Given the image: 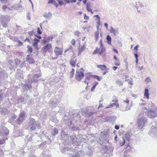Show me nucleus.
Segmentation results:
<instances>
[{
  "label": "nucleus",
  "instance_id": "obj_29",
  "mask_svg": "<svg viewBox=\"0 0 157 157\" xmlns=\"http://www.w3.org/2000/svg\"><path fill=\"white\" fill-rule=\"evenodd\" d=\"M58 102V101H55L54 99L52 101H50L49 102V104H51V105H50V106H55V105Z\"/></svg>",
  "mask_w": 157,
  "mask_h": 157
},
{
  "label": "nucleus",
  "instance_id": "obj_59",
  "mask_svg": "<svg viewBox=\"0 0 157 157\" xmlns=\"http://www.w3.org/2000/svg\"><path fill=\"white\" fill-rule=\"evenodd\" d=\"M74 72H73L72 71H70V78H72L73 77V75H74Z\"/></svg>",
  "mask_w": 157,
  "mask_h": 157
},
{
  "label": "nucleus",
  "instance_id": "obj_34",
  "mask_svg": "<svg viewBox=\"0 0 157 157\" xmlns=\"http://www.w3.org/2000/svg\"><path fill=\"white\" fill-rule=\"evenodd\" d=\"M99 33L98 31L95 32L94 33V37L96 41H97L98 39Z\"/></svg>",
  "mask_w": 157,
  "mask_h": 157
},
{
  "label": "nucleus",
  "instance_id": "obj_48",
  "mask_svg": "<svg viewBox=\"0 0 157 157\" xmlns=\"http://www.w3.org/2000/svg\"><path fill=\"white\" fill-rule=\"evenodd\" d=\"M1 112H3V113L5 114H6L8 113H9V111L8 110L6 109H2L1 111Z\"/></svg>",
  "mask_w": 157,
  "mask_h": 157
},
{
  "label": "nucleus",
  "instance_id": "obj_24",
  "mask_svg": "<svg viewBox=\"0 0 157 157\" xmlns=\"http://www.w3.org/2000/svg\"><path fill=\"white\" fill-rule=\"evenodd\" d=\"M27 100L28 99L26 98L21 97L18 99V102L23 103L24 104H25L26 103Z\"/></svg>",
  "mask_w": 157,
  "mask_h": 157
},
{
  "label": "nucleus",
  "instance_id": "obj_42",
  "mask_svg": "<svg viewBox=\"0 0 157 157\" xmlns=\"http://www.w3.org/2000/svg\"><path fill=\"white\" fill-rule=\"evenodd\" d=\"M91 77L97 79L98 81H100L101 80V78H100L99 77L98 75H92L90 76Z\"/></svg>",
  "mask_w": 157,
  "mask_h": 157
},
{
  "label": "nucleus",
  "instance_id": "obj_62",
  "mask_svg": "<svg viewBox=\"0 0 157 157\" xmlns=\"http://www.w3.org/2000/svg\"><path fill=\"white\" fill-rule=\"evenodd\" d=\"M57 0L59 3V4L60 6H62V5H63V3L62 1H59V0Z\"/></svg>",
  "mask_w": 157,
  "mask_h": 157
},
{
  "label": "nucleus",
  "instance_id": "obj_3",
  "mask_svg": "<svg viewBox=\"0 0 157 157\" xmlns=\"http://www.w3.org/2000/svg\"><path fill=\"white\" fill-rule=\"evenodd\" d=\"M148 117L151 118H153L157 116V107H153V109H148L147 113Z\"/></svg>",
  "mask_w": 157,
  "mask_h": 157
},
{
  "label": "nucleus",
  "instance_id": "obj_10",
  "mask_svg": "<svg viewBox=\"0 0 157 157\" xmlns=\"http://www.w3.org/2000/svg\"><path fill=\"white\" fill-rule=\"evenodd\" d=\"M8 67L11 70L16 67V65L14 61H13L11 60H9L8 62Z\"/></svg>",
  "mask_w": 157,
  "mask_h": 157
},
{
  "label": "nucleus",
  "instance_id": "obj_47",
  "mask_svg": "<svg viewBox=\"0 0 157 157\" xmlns=\"http://www.w3.org/2000/svg\"><path fill=\"white\" fill-rule=\"evenodd\" d=\"M27 47L28 49V52H29L30 53H32L33 51V49L29 45H28Z\"/></svg>",
  "mask_w": 157,
  "mask_h": 157
},
{
  "label": "nucleus",
  "instance_id": "obj_58",
  "mask_svg": "<svg viewBox=\"0 0 157 157\" xmlns=\"http://www.w3.org/2000/svg\"><path fill=\"white\" fill-rule=\"evenodd\" d=\"M37 33L39 34H41L42 33V32L40 30L39 27H38L37 29Z\"/></svg>",
  "mask_w": 157,
  "mask_h": 157
},
{
  "label": "nucleus",
  "instance_id": "obj_2",
  "mask_svg": "<svg viewBox=\"0 0 157 157\" xmlns=\"http://www.w3.org/2000/svg\"><path fill=\"white\" fill-rule=\"evenodd\" d=\"M29 126L31 130L34 131L36 129L40 128V124L33 118H31L29 123Z\"/></svg>",
  "mask_w": 157,
  "mask_h": 157
},
{
  "label": "nucleus",
  "instance_id": "obj_20",
  "mask_svg": "<svg viewBox=\"0 0 157 157\" xmlns=\"http://www.w3.org/2000/svg\"><path fill=\"white\" fill-rule=\"evenodd\" d=\"M7 77V74L5 71L0 72V78L5 79Z\"/></svg>",
  "mask_w": 157,
  "mask_h": 157
},
{
  "label": "nucleus",
  "instance_id": "obj_45",
  "mask_svg": "<svg viewBox=\"0 0 157 157\" xmlns=\"http://www.w3.org/2000/svg\"><path fill=\"white\" fill-rule=\"evenodd\" d=\"M91 77L97 79L98 81H100L101 80V78H100L99 77L98 75H92L90 76Z\"/></svg>",
  "mask_w": 157,
  "mask_h": 157
},
{
  "label": "nucleus",
  "instance_id": "obj_33",
  "mask_svg": "<svg viewBox=\"0 0 157 157\" xmlns=\"http://www.w3.org/2000/svg\"><path fill=\"white\" fill-rule=\"evenodd\" d=\"M106 40L107 43L109 44H111V38L109 35L107 36Z\"/></svg>",
  "mask_w": 157,
  "mask_h": 157
},
{
  "label": "nucleus",
  "instance_id": "obj_53",
  "mask_svg": "<svg viewBox=\"0 0 157 157\" xmlns=\"http://www.w3.org/2000/svg\"><path fill=\"white\" fill-rule=\"evenodd\" d=\"M25 62V61H21V63L20 64V65L19 66V67L21 68L22 67H23L24 64Z\"/></svg>",
  "mask_w": 157,
  "mask_h": 157
},
{
  "label": "nucleus",
  "instance_id": "obj_22",
  "mask_svg": "<svg viewBox=\"0 0 157 157\" xmlns=\"http://www.w3.org/2000/svg\"><path fill=\"white\" fill-rule=\"evenodd\" d=\"M76 62V59L74 58L71 59L70 61V63L72 67H75V63Z\"/></svg>",
  "mask_w": 157,
  "mask_h": 157
},
{
  "label": "nucleus",
  "instance_id": "obj_27",
  "mask_svg": "<svg viewBox=\"0 0 157 157\" xmlns=\"http://www.w3.org/2000/svg\"><path fill=\"white\" fill-rule=\"evenodd\" d=\"M97 67L98 68L100 69L101 70H105L108 68L105 65H97Z\"/></svg>",
  "mask_w": 157,
  "mask_h": 157
},
{
  "label": "nucleus",
  "instance_id": "obj_6",
  "mask_svg": "<svg viewBox=\"0 0 157 157\" xmlns=\"http://www.w3.org/2000/svg\"><path fill=\"white\" fill-rule=\"evenodd\" d=\"M84 77V74L83 71H76L75 75V78L78 81H80Z\"/></svg>",
  "mask_w": 157,
  "mask_h": 157
},
{
  "label": "nucleus",
  "instance_id": "obj_1",
  "mask_svg": "<svg viewBox=\"0 0 157 157\" xmlns=\"http://www.w3.org/2000/svg\"><path fill=\"white\" fill-rule=\"evenodd\" d=\"M34 71H35V72L37 71H38V72L36 74H32L29 76L28 81L29 82H37L38 81L37 78L41 77V74L38 68H36Z\"/></svg>",
  "mask_w": 157,
  "mask_h": 157
},
{
  "label": "nucleus",
  "instance_id": "obj_18",
  "mask_svg": "<svg viewBox=\"0 0 157 157\" xmlns=\"http://www.w3.org/2000/svg\"><path fill=\"white\" fill-rule=\"evenodd\" d=\"M43 16L48 20H49L52 17V14L50 12L47 13V12L44 13Z\"/></svg>",
  "mask_w": 157,
  "mask_h": 157
},
{
  "label": "nucleus",
  "instance_id": "obj_25",
  "mask_svg": "<svg viewBox=\"0 0 157 157\" xmlns=\"http://www.w3.org/2000/svg\"><path fill=\"white\" fill-rule=\"evenodd\" d=\"M149 90L147 89H145L144 90V96L147 99H148L149 98Z\"/></svg>",
  "mask_w": 157,
  "mask_h": 157
},
{
  "label": "nucleus",
  "instance_id": "obj_5",
  "mask_svg": "<svg viewBox=\"0 0 157 157\" xmlns=\"http://www.w3.org/2000/svg\"><path fill=\"white\" fill-rule=\"evenodd\" d=\"M25 113L24 111H21L19 114L17 120V124H20L25 120Z\"/></svg>",
  "mask_w": 157,
  "mask_h": 157
},
{
  "label": "nucleus",
  "instance_id": "obj_26",
  "mask_svg": "<svg viewBox=\"0 0 157 157\" xmlns=\"http://www.w3.org/2000/svg\"><path fill=\"white\" fill-rule=\"evenodd\" d=\"M70 138L73 143H75L76 142L77 138L75 135L71 136Z\"/></svg>",
  "mask_w": 157,
  "mask_h": 157
},
{
  "label": "nucleus",
  "instance_id": "obj_30",
  "mask_svg": "<svg viewBox=\"0 0 157 157\" xmlns=\"http://www.w3.org/2000/svg\"><path fill=\"white\" fill-rule=\"evenodd\" d=\"M14 61L16 65V67H19L21 63V61L17 59H14Z\"/></svg>",
  "mask_w": 157,
  "mask_h": 157
},
{
  "label": "nucleus",
  "instance_id": "obj_32",
  "mask_svg": "<svg viewBox=\"0 0 157 157\" xmlns=\"http://www.w3.org/2000/svg\"><path fill=\"white\" fill-rule=\"evenodd\" d=\"M115 83L119 86H122L123 85V82L119 79H117L115 82Z\"/></svg>",
  "mask_w": 157,
  "mask_h": 157
},
{
  "label": "nucleus",
  "instance_id": "obj_46",
  "mask_svg": "<svg viewBox=\"0 0 157 157\" xmlns=\"http://www.w3.org/2000/svg\"><path fill=\"white\" fill-rule=\"evenodd\" d=\"M113 34L115 36L119 34L118 29V28H117L115 29H114Z\"/></svg>",
  "mask_w": 157,
  "mask_h": 157
},
{
  "label": "nucleus",
  "instance_id": "obj_21",
  "mask_svg": "<svg viewBox=\"0 0 157 157\" xmlns=\"http://www.w3.org/2000/svg\"><path fill=\"white\" fill-rule=\"evenodd\" d=\"M93 150L91 147H88L87 150L86 151V154L89 156L93 154Z\"/></svg>",
  "mask_w": 157,
  "mask_h": 157
},
{
  "label": "nucleus",
  "instance_id": "obj_40",
  "mask_svg": "<svg viewBox=\"0 0 157 157\" xmlns=\"http://www.w3.org/2000/svg\"><path fill=\"white\" fill-rule=\"evenodd\" d=\"M132 106V103L129 106H126L124 109L122 111H127L128 110H129L131 109V107Z\"/></svg>",
  "mask_w": 157,
  "mask_h": 157
},
{
  "label": "nucleus",
  "instance_id": "obj_52",
  "mask_svg": "<svg viewBox=\"0 0 157 157\" xmlns=\"http://www.w3.org/2000/svg\"><path fill=\"white\" fill-rule=\"evenodd\" d=\"M99 51V49L98 48H96V49L93 52L92 54L93 55L96 54Z\"/></svg>",
  "mask_w": 157,
  "mask_h": 157
},
{
  "label": "nucleus",
  "instance_id": "obj_39",
  "mask_svg": "<svg viewBox=\"0 0 157 157\" xmlns=\"http://www.w3.org/2000/svg\"><path fill=\"white\" fill-rule=\"evenodd\" d=\"M100 47L101 48V51L99 53V55L101 56L102 53L105 52V48L103 46H101Z\"/></svg>",
  "mask_w": 157,
  "mask_h": 157
},
{
  "label": "nucleus",
  "instance_id": "obj_61",
  "mask_svg": "<svg viewBox=\"0 0 157 157\" xmlns=\"http://www.w3.org/2000/svg\"><path fill=\"white\" fill-rule=\"evenodd\" d=\"M30 13L29 12L27 15V18L29 20H31V18L30 17Z\"/></svg>",
  "mask_w": 157,
  "mask_h": 157
},
{
  "label": "nucleus",
  "instance_id": "obj_64",
  "mask_svg": "<svg viewBox=\"0 0 157 157\" xmlns=\"http://www.w3.org/2000/svg\"><path fill=\"white\" fill-rule=\"evenodd\" d=\"M114 29V28L113 27H111V28H110V33H113Z\"/></svg>",
  "mask_w": 157,
  "mask_h": 157
},
{
  "label": "nucleus",
  "instance_id": "obj_12",
  "mask_svg": "<svg viewBox=\"0 0 157 157\" xmlns=\"http://www.w3.org/2000/svg\"><path fill=\"white\" fill-rule=\"evenodd\" d=\"M26 61L30 64H33L35 62L34 59L32 58L30 55H28L26 57Z\"/></svg>",
  "mask_w": 157,
  "mask_h": 157
},
{
  "label": "nucleus",
  "instance_id": "obj_4",
  "mask_svg": "<svg viewBox=\"0 0 157 157\" xmlns=\"http://www.w3.org/2000/svg\"><path fill=\"white\" fill-rule=\"evenodd\" d=\"M147 122V118L144 117H141L138 121V127L142 129V128L145 126V124Z\"/></svg>",
  "mask_w": 157,
  "mask_h": 157
},
{
  "label": "nucleus",
  "instance_id": "obj_17",
  "mask_svg": "<svg viewBox=\"0 0 157 157\" xmlns=\"http://www.w3.org/2000/svg\"><path fill=\"white\" fill-rule=\"evenodd\" d=\"M82 114L85 116L87 115L88 116L93 114L94 113L93 112H89L88 109H86L85 110H82Z\"/></svg>",
  "mask_w": 157,
  "mask_h": 157
},
{
  "label": "nucleus",
  "instance_id": "obj_57",
  "mask_svg": "<svg viewBox=\"0 0 157 157\" xmlns=\"http://www.w3.org/2000/svg\"><path fill=\"white\" fill-rule=\"evenodd\" d=\"M109 70V69L108 68L105 70V71L102 73V75H105L107 73H108Z\"/></svg>",
  "mask_w": 157,
  "mask_h": 157
},
{
  "label": "nucleus",
  "instance_id": "obj_51",
  "mask_svg": "<svg viewBox=\"0 0 157 157\" xmlns=\"http://www.w3.org/2000/svg\"><path fill=\"white\" fill-rule=\"evenodd\" d=\"M74 34L75 36H77L78 37H79L80 35L81 34V33L78 31L75 32Z\"/></svg>",
  "mask_w": 157,
  "mask_h": 157
},
{
  "label": "nucleus",
  "instance_id": "obj_41",
  "mask_svg": "<svg viewBox=\"0 0 157 157\" xmlns=\"http://www.w3.org/2000/svg\"><path fill=\"white\" fill-rule=\"evenodd\" d=\"M125 143V139L124 137H123V142H122L121 141H120V144L121 146H123Z\"/></svg>",
  "mask_w": 157,
  "mask_h": 157
},
{
  "label": "nucleus",
  "instance_id": "obj_49",
  "mask_svg": "<svg viewBox=\"0 0 157 157\" xmlns=\"http://www.w3.org/2000/svg\"><path fill=\"white\" fill-rule=\"evenodd\" d=\"M114 63L115 65L117 66H119L120 64V60H118V61H114Z\"/></svg>",
  "mask_w": 157,
  "mask_h": 157
},
{
  "label": "nucleus",
  "instance_id": "obj_37",
  "mask_svg": "<svg viewBox=\"0 0 157 157\" xmlns=\"http://www.w3.org/2000/svg\"><path fill=\"white\" fill-rule=\"evenodd\" d=\"M16 76V78L19 79H22L23 78V76L22 74L19 73H17Z\"/></svg>",
  "mask_w": 157,
  "mask_h": 157
},
{
  "label": "nucleus",
  "instance_id": "obj_54",
  "mask_svg": "<svg viewBox=\"0 0 157 157\" xmlns=\"http://www.w3.org/2000/svg\"><path fill=\"white\" fill-rule=\"evenodd\" d=\"M145 81L147 83H148L151 81V79L149 77L146 78L145 80Z\"/></svg>",
  "mask_w": 157,
  "mask_h": 157
},
{
  "label": "nucleus",
  "instance_id": "obj_19",
  "mask_svg": "<svg viewBox=\"0 0 157 157\" xmlns=\"http://www.w3.org/2000/svg\"><path fill=\"white\" fill-rule=\"evenodd\" d=\"M52 48V44H51L48 43L46 45L44 46L42 49L44 51H47Z\"/></svg>",
  "mask_w": 157,
  "mask_h": 157
},
{
  "label": "nucleus",
  "instance_id": "obj_63",
  "mask_svg": "<svg viewBox=\"0 0 157 157\" xmlns=\"http://www.w3.org/2000/svg\"><path fill=\"white\" fill-rule=\"evenodd\" d=\"M71 44L72 45H75V40L74 39H72V40H71Z\"/></svg>",
  "mask_w": 157,
  "mask_h": 157
},
{
  "label": "nucleus",
  "instance_id": "obj_16",
  "mask_svg": "<svg viewBox=\"0 0 157 157\" xmlns=\"http://www.w3.org/2000/svg\"><path fill=\"white\" fill-rule=\"evenodd\" d=\"M67 125L70 127L71 128L73 129V130L75 131H76V127H75V125L74 124V122L73 120H70V122L67 123Z\"/></svg>",
  "mask_w": 157,
  "mask_h": 157
},
{
  "label": "nucleus",
  "instance_id": "obj_13",
  "mask_svg": "<svg viewBox=\"0 0 157 157\" xmlns=\"http://www.w3.org/2000/svg\"><path fill=\"white\" fill-rule=\"evenodd\" d=\"M86 43V42H85L82 46H80L79 48H78V55H80L85 50L86 48V45H85Z\"/></svg>",
  "mask_w": 157,
  "mask_h": 157
},
{
  "label": "nucleus",
  "instance_id": "obj_11",
  "mask_svg": "<svg viewBox=\"0 0 157 157\" xmlns=\"http://www.w3.org/2000/svg\"><path fill=\"white\" fill-rule=\"evenodd\" d=\"M149 133L152 134L153 135L157 137V126H155L154 128H151L149 131Z\"/></svg>",
  "mask_w": 157,
  "mask_h": 157
},
{
  "label": "nucleus",
  "instance_id": "obj_8",
  "mask_svg": "<svg viewBox=\"0 0 157 157\" xmlns=\"http://www.w3.org/2000/svg\"><path fill=\"white\" fill-rule=\"evenodd\" d=\"M54 52L56 55L57 56L61 55L63 53L62 49L61 48L56 47L55 48Z\"/></svg>",
  "mask_w": 157,
  "mask_h": 157
},
{
  "label": "nucleus",
  "instance_id": "obj_43",
  "mask_svg": "<svg viewBox=\"0 0 157 157\" xmlns=\"http://www.w3.org/2000/svg\"><path fill=\"white\" fill-rule=\"evenodd\" d=\"M91 77L97 79L98 81H100L101 80V78H100L99 77L98 75H92L90 76Z\"/></svg>",
  "mask_w": 157,
  "mask_h": 157
},
{
  "label": "nucleus",
  "instance_id": "obj_60",
  "mask_svg": "<svg viewBox=\"0 0 157 157\" xmlns=\"http://www.w3.org/2000/svg\"><path fill=\"white\" fill-rule=\"evenodd\" d=\"M5 140L4 139H0V144H2L5 143Z\"/></svg>",
  "mask_w": 157,
  "mask_h": 157
},
{
  "label": "nucleus",
  "instance_id": "obj_14",
  "mask_svg": "<svg viewBox=\"0 0 157 157\" xmlns=\"http://www.w3.org/2000/svg\"><path fill=\"white\" fill-rule=\"evenodd\" d=\"M9 133L8 129L6 127H4L1 132V134L3 136H7Z\"/></svg>",
  "mask_w": 157,
  "mask_h": 157
},
{
  "label": "nucleus",
  "instance_id": "obj_28",
  "mask_svg": "<svg viewBox=\"0 0 157 157\" xmlns=\"http://www.w3.org/2000/svg\"><path fill=\"white\" fill-rule=\"evenodd\" d=\"M125 136L126 139L127 140L129 141L131 137L130 132H129V131L126 132L125 134Z\"/></svg>",
  "mask_w": 157,
  "mask_h": 157
},
{
  "label": "nucleus",
  "instance_id": "obj_7",
  "mask_svg": "<svg viewBox=\"0 0 157 157\" xmlns=\"http://www.w3.org/2000/svg\"><path fill=\"white\" fill-rule=\"evenodd\" d=\"M135 6L136 8L137 11L139 12L143 11L145 7L144 5H143L142 3L139 2H137L136 3Z\"/></svg>",
  "mask_w": 157,
  "mask_h": 157
},
{
  "label": "nucleus",
  "instance_id": "obj_31",
  "mask_svg": "<svg viewBox=\"0 0 157 157\" xmlns=\"http://www.w3.org/2000/svg\"><path fill=\"white\" fill-rule=\"evenodd\" d=\"M86 8L87 11L90 12V11H91V3L90 2H87L86 4Z\"/></svg>",
  "mask_w": 157,
  "mask_h": 157
},
{
  "label": "nucleus",
  "instance_id": "obj_44",
  "mask_svg": "<svg viewBox=\"0 0 157 157\" xmlns=\"http://www.w3.org/2000/svg\"><path fill=\"white\" fill-rule=\"evenodd\" d=\"M91 77L97 79L98 81H100L101 80V78H100L99 77L98 75H92L90 76Z\"/></svg>",
  "mask_w": 157,
  "mask_h": 157
},
{
  "label": "nucleus",
  "instance_id": "obj_35",
  "mask_svg": "<svg viewBox=\"0 0 157 157\" xmlns=\"http://www.w3.org/2000/svg\"><path fill=\"white\" fill-rule=\"evenodd\" d=\"M58 129L57 128H55L53 129V132L52 133V134L53 136H55L58 133Z\"/></svg>",
  "mask_w": 157,
  "mask_h": 157
},
{
  "label": "nucleus",
  "instance_id": "obj_15",
  "mask_svg": "<svg viewBox=\"0 0 157 157\" xmlns=\"http://www.w3.org/2000/svg\"><path fill=\"white\" fill-rule=\"evenodd\" d=\"M4 17L5 19H6V21H5L3 20H2V25L3 27H6L7 25L8 22L10 20V18L9 17L7 16H4Z\"/></svg>",
  "mask_w": 157,
  "mask_h": 157
},
{
  "label": "nucleus",
  "instance_id": "obj_9",
  "mask_svg": "<svg viewBox=\"0 0 157 157\" xmlns=\"http://www.w3.org/2000/svg\"><path fill=\"white\" fill-rule=\"evenodd\" d=\"M116 117L115 116H109L105 117V120L106 121L113 122L115 121Z\"/></svg>",
  "mask_w": 157,
  "mask_h": 157
},
{
  "label": "nucleus",
  "instance_id": "obj_23",
  "mask_svg": "<svg viewBox=\"0 0 157 157\" xmlns=\"http://www.w3.org/2000/svg\"><path fill=\"white\" fill-rule=\"evenodd\" d=\"M147 105L148 106V109H153V107H157L155 105L153 104L151 101H150L148 102Z\"/></svg>",
  "mask_w": 157,
  "mask_h": 157
},
{
  "label": "nucleus",
  "instance_id": "obj_50",
  "mask_svg": "<svg viewBox=\"0 0 157 157\" xmlns=\"http://www.w3.org/2000/svg\"><path fill=\"white\" fill-rule=\"evenodd\" d=\"M36 33L33 31L28 32V34L29 36H33V34H36Z\"/></svg>",
  "mask_w": 157,
  "mask_h": 157
},
{
  "label": "nucleus",
  "instance_id": "obj_38",
  "mask_svg": "<svg viewBox=\"0 0 157 157\" xmlns=\"http://www.w3.org/2000/svg\"><path fill=\"white\" fill-rule=\"evenodd\" d=\"M25 90H24L23 91L24 93H25L26 92V90L27 89H28L29 90H30V88H31V86L30 85H28L27 84L25 85Z\"/></svg>",
  "mask_w": 157,
  "mask_h": 157
},
{
  "label": "nucleus",
  "instance_id": "obj_56",
  "mask_svg": "<svg viewBox=\"0 0 157 157\" xmlns=\"http://www.w3.org/2000/svg\"><path fill=\"white\" fill-rule=\"evenodd\" d=\"M53 38L52 36L46 39V41L48 42L50 41H52Z\"/></svg>",
  "mask_w": 157,
  "mask_h": 157
},
{
  "label": "nucleus",
  "instance_id": "obj_36",
  "mask_svg": "<svg viewBox=\"0 0 157 157\" xmlns=\"http://www.w3.org/2000/svg\"><path fill=\"white\" fill-rule=\"evenodd\" d=\"M72 117L74 118H75L74 120L75 119V118H80V115H79L78 113H75L72 114Z\"/></svg>",
  "mask_w": 157,
  "mask_h": 157
},
{
  "label": "nucleus",
  "instance_id": "obj_55",
  "mask_svg": "<svg viewBox=\"0 0 157 157\" xmlns=\"http://www.w3.org/2000/svg\"><path fill=\"white\" fill-rule=\"evenodd\" d=\"M84 19L88 20L89 19V17L87 16L86 14H84Z\"/></svg>",
  "mask_w": 157,
  "mask_h": 157
}]
</instances>
